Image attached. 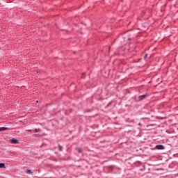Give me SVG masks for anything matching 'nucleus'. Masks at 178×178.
Here are the masks:
<instances>
[{"label": "nucleus", "mask_w": 178, "mask_h": 178, "mask_svg": "<svg viewBox=\"0 0 178 178\" xmlns=\"http://www.w3.org/2000/svg\"><path fill=\"white\" fill-rule=\"evenodd\" d=\"M10 143L11 144H19V140L16 139V138H12V139H10Z\"/></svg>", "instance_id": "obj_1"}, {"label": "nucleus", "mask_w": 178, "mask_h": 178, "mask_svg": "<svg viewBox=\"0 0 178 178\" xmlns=\"http://www.w3.org/2000/svg\"><path fill=\"white\" fill-rule=\"evenodd\" d=\"M156 149H165V147L162 145H156Z\"/></svg>", "instance_id": "obj_2"}, {"label": "nucleus", "mask_w": 178, "mask_h": 178, "mask_svg": "<svg viewBox=\"0 0 178 178\" xmlns=\"http://www.w3.org/2000/svg\"><path fill=\"white\" fill-rule=\"evenodd\" d=\"M145 98H147V95H143L139 97V99L140 101H142V99H145Z\"/></svg>", "instance_id": "obj_3"}, {"label": "nucleus", "mask_w": 178, "mask_h": 178, "mask_svg": "<svg viewBox=\"0 0 178 178\" xmlns=\"http://www.w3.org/2000/svg\"><path fill=\"white\" fill-rule=\"evenodd\" d=\"M5 130H8V127H0V131H5Z\"/></svg>", "instance_id": "obj_4"}, {"label": "nucleus", "mask_w": 178, "mask_h": 178, "mask_svg": "<svg viewBox=\"0 0 178 178\" xmlns=\"http://www.w3.org/2000/svg\"><path fill=\"white\" fill-rule=\"evenodd\" d=\"M5 163H0V169H5Z\"/></svg>", "instance_id": "obj_5"}, {"label": "nucleus", "mask_w": 178, "mask_h": 178, "mask_svg": "<svg viewBox=\"0 0 178 178\" xmlns=\"http://www.w3.org/2000/svg\"><path fill=\"white\" fill-rule=\"evenodd\" d=\"M25 173H26V175H30V173H33V172H31V170H26Z\"/></svg>", "instance_id": "obj_6"}, {"label": "nucleus", "mask_w": 178, "mask_h": 178, "mask_svg": "<svg viewBox=\"0 0 178 178\" xmlns=\"http://www.w3.org/2000/svg\"><path fill=\"white\" fill-rule=\"evenodd\" d=\"M33 131L34 133H38V131H41V129H35L33 130Z\"/></svg>", "instance_id": "obj_7"}, {"label": "nucleus", "mask_w": 178, "mask_h": 178, "mask_svg": "<svg viewBox=\"0 0 178 178\" xmlns=\"http://www.w3.org/2000/svg\"><path fill=\"white\" fill-rule=\"evenodd\" d=\"M76 150H78V152H83V149L81 147H77Z\"/></svg>", "instance_id": "obj_8"}, {"label": "nucleus", "mask_w": 178, "mask_h": 178, "mask_svg": "<svg viewBox=\"0 0 178 178\" xmlns=\"http://www.w3.org/2000/svg\"><path fill=\"white\" fill-rule=\"evenodd\" d=\"M63 147L60 146V145H58V149H59V151H62Z\"/></svg>", "instance_id": "obj_9"}, {"label": "nucleus", "mask_w": 178, "mask_h": 178, "mask_svg": "<svg viewBox=\"0 0 178 178\" xmlns=\"http://www.w3.org/2000/svg\"><path fill=\"white\" fill-rule=\"evenodd\" d=\"M145 58H147V55H145Z\"/></svg>", "instance_id": "obj_10"}]
</instances>
